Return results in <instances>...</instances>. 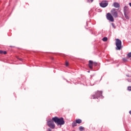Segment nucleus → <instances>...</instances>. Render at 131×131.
I'll return each mask as SVG.
<instances>
[{
    "instance_id": "6",
    "label": "nucleus",
    "mask_w": 131,
    "mask_h": 131,
    "mask_svg": "<svg viewBox=\"0 0 131 131\" xmlns=\"http://www.w3.org/2000/svg\"><path fill=\"white\" fill-rule=\"evenodd\" d=\"M106 19L108 20V21H111V22H114V18L112 14L110 13H108L106 14Z\"/></svg>"
},
{
    "instance_id": "24",
    "label": "nucleus",
    "mask_w": 131,
    "mask_h": 131,
    "mask_svg": "<svg viewBox=\"0 0 131 131\" xmlns=\"http://www.w3.org/2000/svg\"><path fill=\"white\" fill-rule=\"evenodd\" d=\"M17 59H18V60H19L20 61H22V58H18V57H17Z\"/></svg>"
},
{
    "instance_id": "18",
    "label": "nucleus",
    "mask_w": 131,
    "mask_h": 131,
    "mask_svg": "<svg viewBox=\"0 0 131 131\" xmlns=\"http://www.w3.org/2000/svg\"><path fill=\"white\" fill-rule=\"evenodd\" d=\"M93 64L94 66H97V65H98V63L96 62H93Z\"/></svg>"
},
{
    "instance_id": "1",
    "label": "nucleus",
    "mask_w": 131,
    "mask_h": 131,
    "mask_svg": "<svg viewBox=\"0 0 131 131\" xmlns=\"http://www.w3.org/2000/svg\"><path fill=\"white\" fill-rule=\"evenodd\" d=\"M52 120L56 123L57 125H63L65 124V121H64V118H59L58 117H54L52 118Z\"/></svg>"
},
{
    "instance_id": "2",
    "label": "nucleus",
    "mask_w": 131,
    "mask_h": 131,
    "mask_svg": "<svg viewBox=\"0 0 131 131\" xmlns=\"http://www.w3.org/2000/svg\"><path fill=\"white\" fill-rule=\"evenodd\" d=\"M102 93L103 92L102 91H97L96 92L95 95H92L91 96V99H98V98H100V97L102 96Z\"/></svg>"
},
{
    "instance_id": "12",
    "label": "nucleus",
    "mask_w": 131,
    "mask_h": 131,
    "mask_svg": "<svg viewBox=\"0 0 131 131\" xmlns=\"http://www.w3.org/2000/svg\"><path fill=\"white\" fill-rule=\"evenodd\" d=\"M72 127H75V126H77V123H76V121H74L72 123Z\"/></svg>"
},
{
    "instance_id": "4",
    "label": "nucleus",
    "mask_w": 131,
    "mask_h": 131,
    "mask_svg": "<svg viewBox=\"0 0 131 131\" xmlns=\"http://www.w3.org/2000/svg\"><path fill=\"white\" fill-rule=\"evenodd\" d=\"M47 125L49 127L52 128L53 129H54V128H55V123H54V121L53 120V119H52V120H49L47 121Z\"/></svg>"
},
{
    "instance_id": "17",
    "label": "nucleus",
    "mask_w": 131,
    "mask_h": 131,
    "mask_svg": "<svg viewBox=\"0 0 131 131\" xmlns=\"http://www.w3.org/2000/svg\"><path fill=\"white\" fill-rule=\"evenodd\" d=\"M127 56L129 58H131V52L128 53Z\"/></svg>"
},
{
    "instance_id": "3",
    "label": "nucleus",
    "mask_w": 131,
    "mask_h": 131,
    "mask_svg": "<svg viewBox=\"0 0 131 131\" xmlns=\"http://www.w3.org/2000/svg\"><path fill=\"white\" fill-rule=\"evenodd\" d=\"M121 40L119 39H116V49L117 50H119L121 49Z\"/></svg>"
},
{
    "instance_id": "14",
    "label": "nucleus",
    "mask_w": 131,
    "mask_h": 131,
    "mask_svg": "<svg viewBox=\"0 0 131 131\" xmlns=\"http://www.w3.org/2000/svg\"><path fill=\"white\" fill-rule=\"evenodd\" d=\"M103 41H107L108 40V38L106 37H104L102 39Z\"/></svg>"
},
{
    "instance_id": "11",
    "label": "nucleus",
    "mask_w": 131,
    "mask_h": 131,
    "mask_svg": "<svg viewBox=\"0 0 131 131\" xmlns=\"http://www.w3.org/2000/svg\"><path fill=\"white\" fill-rule=\"evenodd\" d=\"M75 122L78 123V124H80V123H81L82 122V120H81V119H76Z\"/></svg>"
},
{
    "instance_id": "15",
    "label": "nucleus",
    "mask_w": 131,
    "mask_h": 131,
    "mask_svg": "<svg viewBox=\"0 0 131 131\" xmlns=\"http://www.w3.org/2000/svg\"><path fill=\"white\" fill-rule=\"evenodd\" d=\"M127 13H124V16H125L126 19H129V17L127 16Z\"/></svg>"
},
{
    "instance_id": "20",
    "label": "nucleus",
    "mask_w": 131,
    "mask_h": 131,
    "mask_svg": "<svg viewBox=\"0 0 131 131\" xmlns=\"http://www.w3.org/2000/svg\"><path fill=\"white\" fill-rule=\"evenodd\" d=\"M111 25H112V26H113V27L114 28H115V25H114V23H112Z\"/></svg>"
},
{
    "instance_id": "10",
    "label": "nucleus",
    "mask_w": 131,
    "mask_h": 131,
    "mask_svg": "<svg viewBox=\"0 0 131 131\" xmlns=\"http://www.w3.org/2000/svg\"><path fill=\"white\" fill-rule=\"evenodd\" d=\"M93 61L92 60H90L89 61V68H90V69H93Z\"/></svg>"
},
{
    "instance_id": "16",
    "label": "nucleus",
    "mask_w": 131,
    "mask_h": 131,
    "mask_svg": "<svg viewBox=\"0 0 131 131\" xmlns=\"http://www.w3.org/2000/svg\"><path fill=\"white\" fill-rule=\"evenodd\" d=\"M79 129L80 130H83L84 129V127H82V126H80V127H79Z\"/></svg>"
},
{
    "instance_id": "9",
    "label": "nucleus",
    "mask_w": 131,
    "mask_h": 131,
    "mask_svg": "<svg viewBox=\"0 0 131 131\" xmlns=\"http://www.w3.org/2000/svg\"><path fill=\"white\" fill-rule=\"evenodd\" d=\"M124 14H128V7L127 6L124 7Z\"/></svg>"
},
{
    "instance_id": "8",
    "label": "nucleus",
    "mask_w": 131,
    "mask_h": 131,
    "mask_svg": "<svg viewBox=\"0 0 131 131\" xmlns=\"http://www.w3.org/2000/svg\"><path fill=\"white\" fill-rule=\"evenodd\" d=\"M113 6L114 8H120V4H119V3L117 2H114L113 3Z\"/></svg>"
},
{
    "instance_id": "21",
    "label": "nucleus",
    "mask_w": 131,
    "mask_h": 131,
    "mask_svg": "<svg viewBox=\"0 0 131 131\" xmlns=\"http://www.w3.org/2000/svg\"><path fill=\"white\" fill-rule=\"evenodd\" d=\"M68 65H69V63L68 62V61H66V66H68Z\"/></svg>"
},
{
    "instance_id": "26",
    "label": "nucleus",
    "mask_w": 131,
    "mask_h": 131,
    "mask_svg": "<svg viewBox=\"0 0 131 131\" xmlns=\"http://www.w3.org/2000/svg\"><path fill=\"white\" fill-rule=\"evenodd\" d=\"M129 114L131 115V111L129 112Z\"/></svg>"
},
{
    "instance_id": "13",
    "label": "nucleus",
    "mask_w": 131,
    "mask_h": 131,
    "mask_svg": "<svg viewBox=\"0 0 131 131\" xmlns=\"http://www.w3.org/2000/svg\"><path fill=\"white\" fill-rule=\"evenodd\" d=\"M0 54H4V55H7V51L0 50Z\"/></svg>"
},
{
    "instance_id": "5",
    "label": "nucleus",
    "mask_w": 131,
    "mask_h": 131,
    "mask_svg": "<svg viewBox=\"0 0 131 131\" xmlns=\"http://www.w3.org/2000/svg\"><path fill=\"white\" fill-rule=\"evenodd\" d=\"M111 13L114 18H118V13L117 12V11H116V9L113 8L111 11Z\"/></svg>"
},
{
    "instance_id": "25",
    "label": "nucleus",
    "mask_w": 131,
    "mask_h": 131,
    "mask_svg": "<svg viewBox=\"0 0 131 131\" xmlns=\"http://www.w3.org/2000/svg\"><path fill=\"white\" fill-rule=\"evenodd\" d=\"M48 131H52V129L51 128H49Z\"/></svg>"
},
{
    "instance_id": "22",
    "label": "nucleus",
    "mask_w": 131,
    "mask_h": 131,
    "mask_svg": "<svg viewBox=\"0 0 131 131\" xmlns=\"http://www.w3.org/2000/svg\"><path fill=\"white\" fill-rule=\"evenodd\" d=\"M123 61H124V62H126L127 61V59H125V58H123Z\"/></svg>"
},
{
    "instance_id": "23",
    "label": "nucleus",
    "mask_w": 131,
    "mask_h": 131,
    "mask_svg": "<svg viewBox=\"0 0 131 131\" xmlns=\"http://www.w3.org/2000/svg\"><path fill=\"white\" fill-rule=\"evenodd\" d=\"M89 3H93L94 2V0H88Z\"/></svg>"
},
{
    "instance_id": "19",
    "label": "nucleus",
    "mask_w": 131,
    "mask_h": 131,
    "mask_svg": "<svg viewBox=\"0 0 131 131\" xmlns=\"http://www.w3.org/2000/svg\"><path fill=\"white\" fill-rule=\"evenodd\" d=\"M127 90L129 91H131V86H129L127 88Z\"/></svg>"
},
{
    "instance_id": "7",
    "label": "nucleus",
    "mask_w": 131,
    "mask_h": 131,
    "mask_svg": "<svg viewBox=\"0 0 131 131\" xmlns=\"http://www.w3.org/2000/svg\"><path fill=\"white\" fill-rule=\"evenodd\" d=\"M108 4L109 3H108V1H102L101 3H100V6L102 8H106V7L108 6Z\"/></svg>"
}]
</instances>
